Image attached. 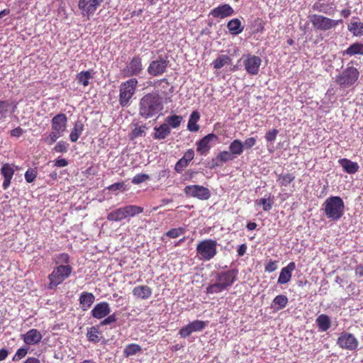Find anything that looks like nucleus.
<instances>
[{"label": "nucleus", "instance_id": "f257e3e1", "mask_svg": "<svg viewBox=\"0 0 363 363\" xmlns=\"http://www.w3.org/2000/svg\"><path fill=\"white\" fill-rule=\"evenodd\" d=\"M162 109V100L157 94H147L140 101L139 114L145 119L152 118L158 115Z\"/></svg>", "mask_w": 363, "mask_h": 363}, {"label": "nucleus", "instance_id": "f03ea898", "mask_svg": "<svg viewBox=\"0 0 363 363\" xmlns=\"http://www.w3.org/2000/svg\"><path fill=\"white\" fill-rule=\"evenodd\" d=\"M345 208L342 199L338 196H331L327 198L322 206L326 218L333 221H337L343 216Z\"/></svg>", "mask_w": 363, "mask_h": 363}, {"label": "nucleus", "instance_id": "7ed1b4c3", "mask_svg": "<svg viewBox=\"0 0 363 363\" xmlns=\"http://www.w3.org/2000/svg\"><path fill=\"white\" fill-rule=\"evenodd\" d=\"M73 271V268L70 264L66 266L56 265L51 274L48 275V289H54L61 284L65 279L69 278Z\"/></svg>", "mask_w": 363, "mask_h": 363}, {"label": "nucleus", "instance_id": "20e7f679", "mask_svg": "<svg viewBox=\"0 0 363 363\" xmlns=\"http://www.w3.org/2000/svg\"><path fill=\"white\" fill-rule=\"evenodd\" d=\"M359 72L358 69L350 66L340 72L335 77V82L341 89H348L352 86L358 80Z\"/></svg>", "mask_w": 363, "mask_h": 363}, {"label": "nucleus", "instance_id": "39448f33", "mask_svg": "<svg viewBox=\"0 0 363 363\" xmlns=\"http://www.w3.org/2000/svg\"><path fill=\"white\" fill-rule=\"evenodd\" d=\"M218 242L215 240L206 239L200 241L196 246V254L200 260L209 261L217 254Z\"/></svg>", "mask_w": 363, "mask_h": 363}, {"label": "nucleus", "instance_id": "423d86ee", "mask_svg": "<svg viewBox=\"0 0 363 363\" xmlns=\"http://www.w3.org/2000/svg\"><path fill=\"white\" fill-rule=\"evenodd\" d=\"M138 81L135 78H130L120 86L119 104L122 107L130 105V99L134 95Z\"/></svg>", "mask_w": 363, "mask_h": 363}, {"label": "nucleus", "instance_id": "0eeeda50", "mask_svg": "<svg viewBox=\"0 0 363 363\" xmlns=\"http://www.w3.org/2000/svg\"><path fill=\"white\" fill-rule=\"evenodd\" d=\"M310 20L313 27L320 30H330L342 22V20H333L318 14L311 16Z\"/></svg>", "mask_w": 363, "mask_h": 363}, {"label": "nucleus", "instance_id": "6e6552de", "mask_svg": "<svg viewBox=\"0 0 363 363\" xmlns=\"http://www.w3.org/2000/svg\"><path fill=\"white\" fill-rule=\"evenodd\" d=\"M104 0H79L78 8L82 17L90 19Z\"/></svg>", "mask_w": 363, "mask_h": 363}, {"label": "nucleus", "instance_id": "1a4fd4ad", "mask_svg": "<svg viewBox=\"0 0 363 363\" xmlns=\"http://www.w3.org/2000/svg\"><path fill=\"white\" fill-rule=\"evenodd\" d=\"M143 70L142 58L139 55H135L125 67L122 70L124 77H133L140 75Z\"/></svg>", "mask_w": 363, "mask_h": 363}, {"label": "nucleus", "instance_id": "9d476101", "mask_svg": "<svg viewBox=\"0 0 363 363\" xmlns=\"http://www.w3.org/2000/svg\"><path fill=\"white\" fill-rule=\"evenodd\" d=\"M168 64L167 57L160 55L157 60L150 62L147 72L152 77L160 76L166 72Z\"/></svg>", "mask_w": 363, "mask_h": 363}, {"label": "nucleus", "instance_id": "9b49d317", "mask_svg": "<svg viewBox=\"0 0 363 363\" xmlns=\"http://www.w3.org/2000/svg\"><path fill=\"white\" fill-rule=\"evenodd\" d=\"M337 345L343 350L354 351L358 348L359 341L353 334L343 332L337 338Z\"/></svg>", "mask_w": 363, "mask_h": 363}, {"label": "nucleus", "instance_id": "f8f14e48", "mask_svg": "<svg viewBox=\"0 0 363 363\" xmlns=\"http://www.w3.org/2000/svg\"><path fill=\"white\" fill-rule=\"evenodd\" d=\"M184 191L187 196L194 197L200 200H207L211 197L209 189L201 185L186 186Z\"/></svg>", "mask_w": 363, "mask_h": 363}, {"label": "nucleus", "instance_id": "ddd939ff", "mask_svg": "<svg viewBox=\"0 0 363 363\" xmlns=\"http://www.w3.org/2000/svg\"><path fill=\"white\" fill-rule=\"evenodd\" d=\"M238 272V271L235 269L218 272L216 274V280L225 290L236 281Z\"/></svg>", "mask_w": 363, "mask_h": 363}, {"label": "nucleus", "instance_id": "4468645a", "mask_svg": "<svg viewBox=\"0 0 363 363\" xmlns=\"http://www.w3.org/2000/svg\"><path fill=\"white\" fill-rule=\"evenodd\" d=\"M206 325L207 322L196 320L182 327L179 331V335L182 337L185 338L193 333L202 331Z\"/></svg>", "mask_w": 363, "mask_h": 363}, {"label": "nucleus", "instance_id": "2eb2a0df", "mask_svg": "<svg viewBox=\"0 0 363 363\" xmlns=\"http://www.w3.org/2000/svg\"><path fill=\"white\" fill-rule=\"evenodd\" d=\"M261 64V58L256 55H247L243 60L246 72L251 75L258 74Z\"/></svg>", "mask_w": 363, "mask_h": 363}, {"label": "nucleus", "instance_id": "dca6fc26", "mask_svg": "<svg viewBox=\"0 0 363 363\" xmlns=\"http://www.w3.org/2000/svg\"><path fill=\"white\" fill-rule=\"evenodd\" d=\"M234 13V9L230 4H228L219 5L218 6L213 9L210 12V15H211L214 18L221 19L231 16Z\"/></svg>", "mask_w": 363, "mask_h": 363}, {"label": "nucleus", "instance_id": "f3484780", "mask_svg": "<svg viewBox=\"0 0 363 363\" xmlns=\"http://www.w3.org/2000/svg\"><path fill=\"white\" fill-rule=\"evenodd\" d=\"M218 139V136L214 133H210L203 137L201 140L196 143L197 148L196 150L201 155H205L207 154L210 148L211 147V143Z\"/></svg>", "mask_w": 363, "mask_h": 363}, {"label": "nucleus", "instance_id": "a211bd4d", "mask_svg": "<svg viewBox=\"0 0 363 363\" xmlns=\"http://www.w3.org/2000/svg\"><path fill=\"white\" fill-rule=\"evenodd\" d=\"M67 124V118L66 115L64 113H58L52 118V130L63 135L64 132L66 130Z\"/></svg>", "mask_w": 363, "mask_h": 363}, {"label": "nucleus", "instance_id": "6ab92c4d", "mask_svg": "<svg viewBox=\"0 0 363 363\" xmlns=\"http://www.w3.org/2000/svg\"><path fill=\"white\" fill-rule=\"evenodd\" d=\"M110 305L106 301L98 303L91 311V315L96 319H102L110 314Z\"/></svg>", "mask_w": 363, "mask_h": 363}, {"label": "nucleus", "instance_id": "aec40b11", "mask_svg": "<svg viewBox=\"0 0 363 363\" xmlns=\"http://www.w3.org/2000/svg\"><path fill=\"white\" fill-rule=\"evenodd\" d=\"M296 269L294 262H289L287 266L281 269L277 283L279 284H285L290 281L292 276V272Z\"/></svg>", "mask_w": 363, "mask_h": 363}, {"label": "nucleus", "instance_id": "412c9836", "mask_svg": "<svg viewBox=\"0 0 363 363\" xmlns=\"http://www.w3.org/2000/svg\"><path fill=\"white\" fill-rule=\"evenodd\" d=\"M21 337L28 345H37L42 340V335L37 329H30L26 333L21 335Z\"/></svg>", "mask_w": 363, "mask_h": 363}, {"label": "nucleus", "instance_id": "4be33fe9", "mask_svg": "<svg viewBox=\"0 0 363 363\" xmlns=\"http://www.w3.org/2000/svg\"><path fill=\"white\" fill-rule=\"evenodd\" d=\"M194 157V151L192 149L188 150L183 155V157L179 160L176 163L174 169L177 173H181L184 168L187 167L189 162L191 161Z\"/></svg>", "mask_w": 363, "mask_h": 363}, {"label": "nucleus", "instance_id": "5701e85b", "mask_svg": "<svg viewBox=\"0 0 363 363\" xmlns=\"http://www.w3.org/2000/svg\"><path fill=\"white\" fill-rule=\"evenodd\" d=\"M152 289L147 285L137 286L133 289V295L137 298L147 299L152 296Z\"/></svg>", "mask_w": 363, "mask_h": 363}, {"label": "nucleus", "instance_id": "b1692460", "mask_svg": "<svg viewBox=\"0 0 363 363\" xmlns=\"http://www.w3.org/2000/svg\"><path fill=\"white\" fill-rule=\"evenodd\" d=\"M338 163L342 167L344 172L350 174L356 173L359 169V166L357 162L347 158L340 159Z\"/></svg>", "mask_w": 363, "mask_h": 363}, {"label": "nucleus", "instance_id": "393cba45", "mask_svg": "<svg viewBox=\"0 0 363 363\" xmlns=\"http://www.w3.org/2000/svg\"><path fill=\"white\" fill-rule=\"evenodd\" d=\"M235 159V155H233L231 152L229 151H222L220 152L216 157V159L213 160V167H220L223 163L233 161Z\"/></svg>", "mask_w": 363, "mask_h": 363}, {"label": "nucleus", "instance_id": "a878e982", "mask_svg": "<svg viewBox=\"0 0 363 363\" xmlns=\"http://www.w3.org/2000/svg\"><path fill=\"white\" fill-rule=\"evenodd\" d=\"M95 301V296L92 293L82 292L80 294L79 301L82 311H87Z\"/></svg>", "mask_w": 363, "mask_h": 363}, {"label": "nucleus", "instance_id": "bb28decb", "mask_svg": "<svg viewBox=\"0 0 363 363\" xmlns=\"http://www.w3.org/2000/svg\"><path fill=\"white\" fill-rule=\"evenodd\" d=\"M227 28L229 33L233 35H238L244 30V26L238 18H233L227 23Z\"/></svg>", "mask_w": 363, "mask_h": 363}, {"label": "nucleus", "instance_id": "cd10ccee", "mask_svg": "<svg viewBox=\"0 0 363 363\" xmlns=\"http://www.w3.org/2000/svg\"><path fill=\"white\" fill-rule=\"evenodd\" d=\"M99 325L91 326L87 328L86 337L91 342L98 343L102 338V332L99 330Z\"/></svg>", "mask_w": 363, "mask_h": 363}, {"label": "nucleus", "instance_id": "c85d7f7f", "mask_svg": "<svg viewBox=\"0 0 363 363\" xmlns=\"http://www.w3.org/2000/svg\"><path fill=\"white\" fill-rule=\"evenodd\" d=\"M84 129V123L81 120H77L74 124L73 128L71 130L69 134V140L72 143H76L80 135L82 134Z\"/></svg>", "mask_w": 363, "mask_h": 363}, {"label": "nucleus", "instance_id": "c756f323", "mask_svg": "<svg viewBox=\"0 0 363 363\" xmlns=\"http://www.w3.org/2000/svg\"><path fill=\"white\" fill-rule=\"evenodd\" d=\"M315 323L320 332H325L331 327L330 318L326 314L319 315L315 320Z\"/></svg>", "mask_w": 363, "mask_h": 363}, {"label": "nucleus", "instance_id": "7c9ffc66", "mask_svg": "<svg viewBox=\"0 0 363 363\" xmlns=\"http://www.w3.org/2000/svg\"><path fill=\"white\" fill-rule=\"evenodd\" d=\"M154 130L155 133L153 137L157 140L165 139L171 133V129L167 123H163L159 127L156 126Z\"/></svg>", "mask_w": 363, "mask_h": 363}, {"label": "nucleus", "instance_id": "2f4dec72", "mask_svg": "<svg viewBox=\"0 0 363 363\" xmlns=\"http://www.w3.org/2000/svg\"><path fill=\"white\" fill-rule=\"evenodd\" d=\"M107 220L112 222H118L126 218V214L124 209V206L116 208L107 215Z\"/></svg>", "mask_w": 363, "mask_h": 363}, {"label": "nucleus", "instance_id": "473e14b6", "mask_svg": "<svg viewBox=\"0 0 363 363\" xmlns=\"http://www.w3.org/2000/svg\"><path fill=\"white\" fill-rule=\"evenodd\" d=\"M200 119V114L198 111H193L189 117L187 129L191 132H197L199 130V125H197V122Z\"/></svg>", "mask_w": 363, "mask_h": 363}, {"label": "nucleus", "instance_id": "72a5a7b5", "mask_svg": "<svg viewBox=\"0 0 363 363\" xmlns=\"http://www.w3.org/2000/svg\"><path fill=\"white\" fill-rule=\"evenodd\" d=\"M288 302L289 300L286 296L278 295L274 298L272 303V308H274V311H280L287 306Z\"/></svg>", "mask_w": 363, "mask_h": 363}, {"label": "nucleus", "instance_id": "f704fd0d", "mask_svg": "<svg viewBox=\"0 0 363 363\" xmlns=\"http://www.w3.org/2000/svg\"><path fill=\"white\" fill-rule=\"evenodd\" d=\"M232 59L227 55H220L212 62L214 69H220L225 65H231Z\"/></svg>", "mask_w": 363, "mask_h": 363}, {"label": "nucleus", "instance_id": "c9c22d12", "mask_svg": "<svg viewBox=\"0 0 363 363\" xmlns=\"http://www.w3.org/2000/svg\"><path fill=\"white\" fill-rule=\"evenodd\" d=\"M228 148L231 153L235 155V158L241 155L244 152L242 142L238 139L231 142Z\"/></svg>", "mask_w": 363, "mask_h": 363}, {"label": "nucleus", "instance_id": "e433bc0d", "mask_svg": "<svg viewBox=\"0 0 363 363\" xmlns=\"http://www.w3.org/2000/svg\"><path fill=\"white\" fill-rule=\"evenodd\" d=\"M312 9L315 11L323 13L328 15H332L335 11V8L328 4L315 2L312 6Z\"/></svg>", "mask_w": 363, "mask_h": 363}, {"label": "nucleus", "instance_id": "4c0bfd02", "mask_svg": "<svg viewBox=\"0 0 363 363\" xmlns=\"http://www.w3.org/2000/svg\"><path fill=\"white\" fill-rule=\"evenodd\" d=\"M353 56L355 55H363V44L354 43L350 45L347 50L343 52V55Z\"/></svg>", "mask_w": 363, "mask_h": 363}, {"label": "nucleus", "instance_id": "58836bf2", "mask_svg": "<svg viewBox=\"0 0 363 363\" xmlns=\"http://www.w3.org/2000/svg\"><path fill=\"white\" fill-rule=\"evenodd\" d=\"M92 72V69H89L87 71H82L78 73L76 77L78 83L84 86H88L89 84V79L93 78V75L91 74Z\"/></svg>", "mask_w": 363, "mask_h": 363}, {"label": "nucleus", "instance_id": "ea45409f", "mask_svg": "<svg viewBox=\"0 0 363 363\" xmlns=\"http://www.w3.org/2000/svg\"><path fill=\"white\" fill-rule=\"evenodd\" d=\"M53 262L57 266H66L69 264L70 256L65 252L55 255L52 257Z\"/></svg>", "mask_w": 363, "mask_h": 363}, {"label": "nucleus", "instance_id": "a19ab883", "mask_svg": "<svg viewBox=\"0 0 363 363\" xmlns=\"http://www.w3.org/2000/svg\"><path fill=\"white\" fill-rule=\"evenodd\" d=\"M142 351V347L135 343L127 345L123 350V355L125 357L133 356Z\"/></svg>", "mask_w": 363, "mask_h": 363}, {"label": "nucleus", "instance_id": "79ce46f5", "mask_svg": "<svg viewBox=\"0 0 363 363\" xmlns=\"http://www.w3.org/2000/svg\"><path fill=\"white\" fill-rule=\"evenodd\" d=\"M348 30L355 36L363 35V23L352 22L348 25Z\"/></svg>", "mask_w": 363, "mask_h": 363}, {"label": "nucleus", "instance_id": "37998d69", "mask_svg": "<svg viewBox=\"0 0 363 363\" xmlns=\"http://www.w3.org/2000/svg\"><path fill=\"white\" fill-rule=\"evenodd\" d=\"M126 217H133L143 212L144 208L136 205H128L124 206Z\"/></svg>", "mask_w": 363, "mask_h": 363}, {"label": "nucleus", "instance_id": "c03bdc74", "mask_svg": "<svg viewBox=\"0 0 363 363\" xmlns=\"http://www.w3.org/2000/svg\"><path fill=\"white\" fill-rule=\"evenodd\" d=\"M294 179L295 176L293 174H281L279 175L277 182L281 186H287Z\"/></svg>", "mask_w": 363, "mask_h": 363}, {"label": "nucleus", "instance_id": "a18cd8bd", "mask_svg": "<svg viewBox=\"0 0 363 363\" xmlns=\"http://www.w3.org/2000/svg\"><path fill=\"white\" fill-rule=\"evenodd\" d=\"M182 121V117L181 116L173 115L167 117L165 123L168 124L169 128H177L180 125Z\"/></svg>", "mask_w": 363, "mask_h": 363}, {"label": "nucleus", "instance_id": "49530a36", "mask_svg": "<svg viewBox=\"0 0 363 363\" xmlns=\"http://www.w3.org/2000/svg\"><path fill=\"white\" fill-rule=\"evenodd\" d=\"M14 169L9 164H4L1 168V173L4 179H12L14 174Z\"/></svg>", "mask_w": 363, "mask_h": 363}, {"label": "nucleus", "instance_id": "de8ad7c7", "mask_svg": "<svg viewBox=\"0 0 363 363\" xmlns=\"http://www.w3.org/2000/svg\"><path fill=\"white\" fill-rule=\"evenodd\" d=\"M273 203H274V201L270 197H269L267 199L262 198V199H260L259 200L256 201L257 205H262L263 210L264 211H270L271 208H272Z\"/></svg>", "mask_w": 363, "mask_h": 363}, {"label": "nucleus", "instance_id": "09e8293b", "mask_svg": "<svg viewBox=\"0 0 363 363\" xmlns=\"http://www.w3.org/2000/svg\"><path fill=\"white\" fill-rule=\"evenodd\" d=\"M106 189L111 191H120L121 192H123V191H127L128 189V185L125 184V183L124 182H121L114 183V184L108 186Z\"/></svg>", "mask_w": 363, "mask_h": 363}, {"label": "nucleus", "instance_id": "8fccbe9b", "mask_svg": "<svg viewBox=\"0 0 363 363\" xmlns=\"http://www.w3.org/2000/svg\"><path fill=\"white\" fill-rule=\"evenodd\" d=\"M186 229L184 228H172L167 231L165 235L169 238H177L184 235Z\"/></svg>", "mask_w": 363, "mask_h": 363}, {"label": "nucleus", "instance_id": "3c124183", "mask_svg": "<svg viewBox=\"0 0 363 363\" xmlns=\"http://www.w3.org/2000/svg\"><path fill=\"white\" fill-rule=\"evenodd\" d=\"M223 291H224L223 288L219 284V283L218 281L215 284H210L206 288V292L208 294H218Z\"/></svg>", "mask_w": 363, "mask_h": 363}, {"label": "nucleus", "instance_id": "603ef678", "mask_svg": "<svg viewBox=\"0 0 363 363\" xmlns=\"http://www.w3.org/2000/svg\"><path fill=\"white\" fill-rule=\"evenodd\" d=\"M61 136H62V134L52 130L50 135L46 138H45V142L48 145H52L55 143L56 140Z\"/></svg>", "mask_w": 363, "mask_h": 363}, {"label": "nucleus", "instance_id": "864d4df0", "mask_svg": "<svg viewBox=\"0 0 363 363\" xmlns=\"http://www.w3.org/2000/svg\"><path fill=\"white\" fill-rule=\"evenodd\" d=\"M150 179V176L147 174H138L132 179V183L139 184Z\"/></svg>", "mask_w": 363, "mask_h": 363}, {"label": "nucleus", "instance_id": "5fc2aeb1", "mask_svg": "<svg viewBox=\"0 0 363 363\" xmlns=\"http://www.w3.org/2000/svg\"><path fill=\"white\" fill-rule=\"evenodd\" d=\"M104 319L100 322L99 326L108 325H111L113 323H116L117 320L116 313H113L111 315H108L106 317L104 318Z\"/></svg>", "mask_w": 363, "mask_h": 363}, {"label": "nucleus", "instance_id": "6e6d98bb", "mask_svg": "<svg viewBox=\"0 0 363 363\" xmlns=\"http://www.w3.org/2000/svg\"><path fill=\"white\" fill-rule=\"evenodd\" d=\"M69 144L65 141L58 142L54 147L53 150L56 152H66L68 149Z\"/></svg>", "mask_w": 363, "mask_h": 363}, {"label": "nucleus", "instance_id": "4d7b16f0", "mask_svg": "<svg viewBox=\"0 0 363 363\" xmlns=\"http://www.w3.org/2000/svg\"><path fill=\"white\" fill-rule=\"evenodd\" d=\"M28 349L27 347H21L19 348L14 356L13 357V361H18L23 358L28 353Z\"/></svg>", "mask_w": 363, "mask_h": 363}, {"label": "nucleus", "instance_id": "13d9d810", "mask_svg": "<svg viewBox=\"0 0 363 363\" xmlns=\"http://www.w3.org/2000/svg\"><path fill=\"white\" fill-rule=\"evenodd\" d=\"M37 177V172L33 169H28L25 173V179L28 183L33 182Z\"/></svg>", "mask_w": 363, "mask_h": 363}, {"label": "nucleus", "instance_id": "bf43d9fd", "mask_svg": "<svg viewBox=\"0 0 363 363\" xmlns=\"http://www.w3.org/2000/svg\"><path fill=\"white\" fill-rule=\"evenodd\" d=\"M10 103L8 101H0V118L6 117Z\"/></svg>", "mask_w": 363, "mask_h": 363}, {"label": "nucleus", "instance_id": "052dcab7", "mask_svg": "<svg viewBox=\"0 0 363 363\" xmlns=\"http://www.w3.org/2000/svg\"><path fill=\"white\" fill-rule=\"evenodd\" d=\"M256 143H257L256 138L251 137V138H246L245 140V141L242 142L243 150H245V149H246V150L251 149L253 146L255 145Z\"/></svg>", "mask_w": 363, "mask_h": 363}, {"label": "nucleus", "instance_id": "680f3d73", "mask_svg": "<svg viewBox=\"0 0 363 363\" xmlns=\"http://www.w3.org/2000/svg\"><path fill=\"white\" fill-rule=\"evenodd\" d=\"M279 131L277 129H273L268 131L265 135V138L267 142L274 143L276 140Z\"/></svg>", "mask_w": 363, "mask_h": 363}, {"label": "nucleus", "instance_id": "e2e57ef3", "mask_svg": "<svg viewBox=\"0 0 363 363\" xmlns=\"http://www.w3.org/2000/svg\"><path fill=\"white\" fill-rule=\"evenodd\" d=\"M277 269V261L270 260L264 267L265 272H273Z\"/></svg>", "mask_w": 363, "mask_h": 363}, {"label": "nucleus", "instance_id": "0e129e2a", "mask_svg": "<svg viewBox=\"0 0 363 363\" xmlns=\"http://www.w3.org/2000/svg\"><path fill=\"white\" fill-rule=\"evenodd\" d=\"M145 128H146V127L145 125H143V126L137 127L135 129H133L132 131V135H133L132 138H138V137L142 136L143 134L145 133Z\"/></svg>", "mask_w": 363, "mask_h": 363}, {"label": "nucleus", "instance_id": "69168bd1", "mask_svg": "<svg viewBox=\"0 0 363 363\" xmlns=\"http://www.w3.org/2000/svg\"><path fill=\"white\" fill-rule=\"evenodd\" d=\"M24 133V130L21 127H17L11 130L10 135L12 137L19 138Z\"/></svg>", "mask_w": 363, "mask_h": 363}, {"label": "nucleus", "instance_id": "338daca9", "mask_svg": "<svg viewBox=\"0 0 363 363\" xmlns=\"http://www.w3.org/2000/svg\"><path fill=\"white\" fill-rule=\"evenodd\" d=\"M68 165V162L66 159L58 157L55 160V166L57 167H64Z\"/></svg>", "mask_w": 363, "mask_h": 363}, {"label": "nucleus", "instance_id": "774afa93", "mask_svg": "<svg viewBox=\"0 0 363 363\" xmlns=\"http://www.w3.org/2000/svg\"><path fill=\"white\" fill-rule=\"evenodd\" d=\"M247 250V245L245 244H242L238 247V249L237 250L238 255L239 257L243 256Z\"/></svg>", "mask_w": 363, "mask_h": 363}]
</instances>
